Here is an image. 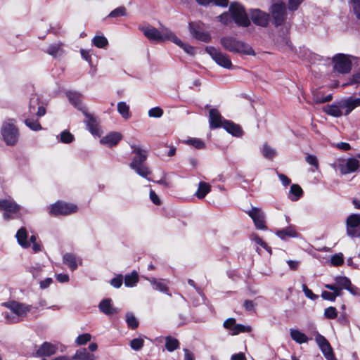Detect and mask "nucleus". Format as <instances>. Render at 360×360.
Instances as JSON below:
<instances>
[{
	"instance_id": "nucleus-1",
	"label": "nucleus",
	"mask_w": 360,
	"mask_h": 360,
	"mask_svg": "<svg viewBox=\"0 0 360 360\" xmlns=\"http://www.w3.org/2000/svg\"><path fill=\"white\" fill-rule=\"evenodd\" d=\"M224 49L231 53L246 56H255L254 49L248 43L233 36H224L220 39Z\"/></svg>"
},
{
	"instance_id": "nucleus-2",
	"label": "nucleus",
	"mask_w": 360,
	"mask_h": 360,
	"mask_svg": "<svg viewBox=\"0 0 360 360\" xmlns=\"http://www.w3.org/2000/svg\"><path fill=\"white\" fill-rule=\"evenodd\" d=\"M131 148L133 149V153H135V156L129 165L130 167L141 176L148 179V176L151 174V172L144 165L148 157L146 151L135 146H131Z\"/></svg>"
},
{
	"instance_id": "nucleus-3",
	"label": "nucleus",
	"mask_w": 360,
	"mask_h": 360,
	"mask_svg": "<svg viewBox=\"0 0 360 360\" xmlns=\"http://www.w3.org/2000/svg\"><path fill=\"white\" fill-rule=\"evenodd\" d=\"M229 13L232 20L239 27H248L251 22L245 7L238 1L231 2L229 6Z\"/></svg>"
},
{
	"instance_id": "nucleus-4",
	"label": "nucleus",
	"mask_w": 360,
	"mask_h": 360,
	"mask_svg": "<svg viewBox=\"0 0 360 360\" xmlns=\"http://www.w3.org/2000/svg\"><path fill=\"white\" fill-rule=\"evenodd\" d=\"M1 134L7 146H15L19 138V129L15 125V120L9 118L4 122Z\"/></svg>"
},
{
	"instance_id": "nucleus-5",
	"label": "nucleus",
	"mask_w": 360,
	"mask_h": 360,
	"mask_svg": "<svg viewBox=\"0 0 360 360\" xmlns=\"http://www.w3.org/2000/svg\"><path fill=\"white\" fill-rule=\"evenodd\" d=\"M144 36L151 41L163 42L172 40L174 32L169 29L164 28L162 31L153 26L143 27L141 29Z\"/></svg>"
},
{
	"instance_id": "nucleus-6",
	"label": "nucleus",
	"mask_w": 360,
	"mask_h": 360,
	"mask_svg": "<svg viewBox=\"0 0 360 360\" xmlns=\"http://www.w3.org/2000/svg\"><path fill=\"white\" fill-rule=\"evenodd\" d=\"M49 214L53 217L68 216L76 213L78 210L77 205L63 200H58L49 207Z\"/></svg>"
},
{
	"instance_id": "nucleus-7",
	"label": "nucleus",
	"mask_w": 360,
	"mask_h": 360,
	"mask_svg": "<svg viewBox=\"0 0 360 360\" xmlns=\"http://www.w3.org/2000/svg\"><path fill=\"white\" fill-rule=\"evenodd\" d=\"M20 206L13 200L0 199V211H3V218L9 221L18 218Z\"/></svg>"
},
{
	"instance_id": "nucleus-8",
	"label": "nucleus",
	"mask_w": 360,
	"mask_h": 360,
	"mask_svg": "<svg viewBox=\"0 0 360 360\" xmlns=\"http://www.w3.org/2000/svg\"><path fill=\"white\" fill-rule=\"evenodd\" d=\"M334 71L340 74L349 73L352 68V63L347 55L337 53L332 58Z\"/></svg>"
},
{
	"instance_id": "nucleus-9",
	"label": "nucleus",
	"mask_w": 360,
	"mask_h": 360,
	"mask_svg": "<svg viewBox=\"0 0 360 360\" xmlns=\"http://www.w3.org/2000/svg\"><path fill=\"white\" fill-rule=\"evenodd\" d=\"M205 51L219 66L226 69H231L233 68V64L229 56L226 53H222L215 47L207 46L205 48Z\"/></svg>"
},
{
	"instance_id": "nucleus-10",
	"label": "nucleus",
	"mask_w": 360,
	"mask_h": 360,
	"mask_svg": "<svg viewBox=\"0 0 360 360\" xmlns=\"http://www.w3.org/2000/svg\"><path fill=\"white\" fill-rule=\"evenodd\" d=\"M271 13L273 18V23L276 27L282 25L286 20V6L285 3L274 4L271 7Z\"/></svg>"
},
{
	"instance_id": "nucleus-11",
	"label": "nucleus",
	"mask_w": 360,
	"mask_h": 360,
	"mask_svg": "<svg viewBox=\"0 0 360 360\" xmlns=\"http://www.w3.org/2000/svg\"><path fill=\"white\" fill-rule=\"evenodd\" d=\"M315 341L327 360H336L330 342L323 335L317 333L315 335Z\"/></svg>"
},
{
	"instance_id": "nucleus-12",
	"label": "nucleus",
	"mask_w": 360,
	"mask_h": 360,
	"mask_svg": "<svg viewBox=\"0 0 360 360\" xmlns=\"http://www.w3.org/2000/svg\"><path fill=\"white\" fill-rule=\"evenodd\" d=\"M347 233L351 237L360 236V214H352L346 220Z\"/></svg>"
},
{
	"instance_id": "nucleus-13",
	"label": "nucleus",
	"mask_w": 360,
	"mask_h": 360,
	"mask_svg": "<svg viewBox=\"0 0 360 360\" xmlns=\"http://www.w3.org/2000/svg\"><path fill=\"white\" fill-rule=\"evenodd\" d=\"M246 213L252 219L257 229L266 230L265 216L261 209L252 207V209Z\"/></svg>"
},
{
	"instance_id": "nucleus-14",
	"label": "nucleus",
	"mask_w": 360,
	"mask_h": 360,
	"mask_svg": "<svg viewBox=\"0 0 360 360\" xmlns=\"http://www.w3.org/2000/svg\"><path fill=\"white\" fill-rule=\"evenodd\" d=\"M360 166L359 162L354 158H349L347 160H340L338 168L342 174H347L356 171Z\"/></svg>"
},
{
	"instance_id": "nucleus-15",
	"label": "nucleus",
	"mask_w": 360,
	"mask_h": 360,
	"mask_svg": "<svg viewBox=\"0 0 360 360\" xmlns=\"http://www.w3.org/2000/svg\"><path fill=\"white\" fill-rule=\"evenodd\" d=\"M41 101L38 96L33 95L30 99L28 114L30 116L37 115L41 117L46 114V108L40 104Z\"/></svg>"
},
{
	"instance_id": "nucleus-16",
	"label": "nucleus",
	"mask_w": 360,
	"mask_h": 360,
	"mask_svg": "<svg viewBox=\"0 0 360 360\" xmlns=\"http://www.w3.org/2000/svg\"><path fill=\"white\" fill-rule=\"evenodd\" d=\"M252 22L257 26L266 27L269 25V14L259 9H252L250 12Z\"/></svg>"
},
{
	"instance_id": "nucleus-17",
	"label": "nucleus",
	"mask_w": 360,
	"mask_h": 360,
	"mask_svg": "<svg viewBox=\"0 0 360 360\" xmlns=\"http://www.w3.org/2000/svg\"><path fill=\"white\" fill-rule=\"evenodd\" d=\"M189 30L193 37L197 40L208 43L211 41V36L207 32H205L196 22L189 23Z\"/></svg>"
},
{
	"instance_id": "nucleus-18",
	"label": "nucleus",
	"mask_w": 360,
	"mask_h": 360,
	"mask_svg": "<svg viewBox=\"0 0 360 360\" xmlns=\"http://www.w3.org/2000/svg\"><path fill=\"white\" fill-rule=\"evenodd\" d=\"M82 113L85 116L84 123L86 124V129L91 134L96 136L99 135V123L97 119L92 114L88 112V109Z\"/></svg>"
},
{
	"instance_id": "nucleus-19",
	"label": "nucleus",
	"mask_w": 360,
	"mask_h": 360,
	"mask_svg": "<svg viewBox=\"0 0 360 360\" xmlns=\"http://www.w3.org/2000/svg\"><path fill=\"white\" fill-rule=\"evenodd\" d=\"M58 351V347L49 342H44L36 351L35 355L39 357L50 356Z\"/></svg>"
},
{
	"instance_id": "nucleus-20",
	"label": "nucleus",
	"mask_w": 360,
	"mask_h": 360,
	"mask_svg": "<svg viewBox=\"0 0 360 360\" xmlns=\"http://www.w3.org/2000/svg\"><path fill=\"white\" fill-rule=\"evenodd\" d=\"M66 96L70 103L74 105L75 108L83 112L87 108L83 105L82 100V94L76 91H68Z\"/></svg>"
},
{
	"instance_id": "nucleus-21",
	"label": "nucleus",
	"mask_w": 360,
	"mask_h": 360,
	"mask_svg": "<svg viewBox=\"0 0 360 360\" xmlns=\"http://www.w3.org/2000/svg\"><path fill=\"white\" fill-rule=\"evenodd\" d=\"M224 118L217 109L212 108L209 111V122L211 129H217L222 127Z\"/></svg>"
},
{
	"instance_id": "nucleus-22",
	"label": "nucleus",
	"mask_w": 360,
	"mask_h": 360,
	"mask_svg": "<svg viewBox=\"0 0 360 360\" xmlns=\"http://www.w3.org/2000/svg\"><path fill=\"white\" fill-rule=\"evenodd\" d=\"M122 139V135L121 133L112 131L103 136L101 139L100 142L103 145H106L107 146L112 148L117 145Z\"/></svg>"
},
{
	"instance_id": "nucleus-23",
	"label": "nucleus",
	"mask_w": 360,
	"mask_h": 360,
	"mask_svg": "<svg viewBox=\"0 0 360 360\" xmlns=\"http://www.w3.org/2000/svg\"><path fill=\"white\" fill-rule=\"evenodd\" d=\"M340 107L345 110V115H349L355 108L360 105V98H353L352 96L340 101Z\"/></svg>"
},
{
	"instance_id": "nucleus-24",
	"label": "nucleus",
	"mask_w": 360,
	"mask_h": 360,
	"mask_svg": "<svg viewBox=\"0 0 360 360\" xmlns=\"http://www.w3.org/2000/svg\"><path fill=\"white\" fill-rule=\"evenodd\" d=\"M221 127L228 133L236 137H240L243 133L240 125L230 120H224V124Z\"/></svg>"
},
{
	"instance_id": "nucleus-25",
	"label": "nucleus",
	"mask_w": 360,
	"mask_h": 360,
	"mask_svg": "<svg viewBox=\"0 0 360 360\" xmlns=\"http://www.w3.org/2000/svg\"><path fill=\"white\" fill-rule=\"evenodd\" d=\"M335 281L337 285L341 287L342 289H345L350 292L353 295H356V288H355L351 283L350 280L346 276H336L335 277Z\"/></svg>"
},
{
	"instance_id": "nucleus-26",
	"label": "nucleus",
	"mask_w": 360,
	"mask_h": 360,
	"mask_svg": "<svg viewBox=\"0 0 360 360\" xmlns=\"http://www.w3.org/2000/svg\"><path fill=\"white\" fill-rule=\"evenodd\" d=\"M6 306L9 308L14 314L20 316H25L30 311L28 307L15 301L8 303L6 304Z\"/></svg>"
},
{
	"instance_id": "nucleus-27",
	"label": "nucleus",
	"mask_w": 360,
	"mask_h": 360,
	"mask_svg": "<svg viewBox=\"0 0 360 360\" xmlns=\"http://www.w3.org/2000/svg\"><path fill=\"white\" fill-rule=\"evenodd\" d=\"M98 309L100 311L108 316L117 313V309L112 307V300L110 298L102 300L98 304Z\"/></svg>"
},
{
	"instance_id": "nucleus-28",
	"label": "nucleus",
	"mask_w": 360,
	"mask_h": 360,
	"mask_svg": "<svg viewBox=\"0 0 360 360\" xmlns=\"http://www.w3.org/2000/svg\"><path fill=\"white\" fill-rule=\"evenodd\" d=\"M342 110V107H340V101L333 103L332 105H328L323 108V111L326 114L335 117H340L343 114Z\"/></svg>"
},
{
	"instance_id": "nucleus-29",
	"label": "nucleus",
	"mask_w": 360,
	"mask_h": 360,
	"mask_svg": "<svg viewBox=\"0 0 360 360\" xmlns=\"http://www.w3.org/2000/svg\"><path fill=\"white\" fill-rule=\"evenodd\" d=\"M72 359V360H96V356L94 354L89 352L86 348H81L76 351Z\"/></svg>"
},
{
	"instance_id": "nucleus-30",
	"label": "nucleus",
	"mask_w": 360,
	"mask_h": 360,
	"mask_svg": "<svg viewBox=\"0 0 360 360\" xmlns=\"http://www.w3.org/2000/svg\"><path fill=\"white\" fill-rule=\"evenodd\" d=\"M276 234L281 240H285L287 238L296 237L297 233L296 230L292 226H288L285 229H279L276 231Z\"/></svg>"
},
{
	"instance_id": "nucleus-31",
	"label": "nucleus",
	"mask_w": 360,
	"mask_h": 360,
	"mask_svg": "<svg viewBox=\"0 0 360 360\" xmlns=\"http://www.w3.org/2000/svg\"><path fill=\"white\" fill-rule=\"evenodd\" d=\"M63 46L64 44L60 41L55 44H51L49 45L46 52L52 57L57 58L58 56L61 55L63 53Z\"/></svg>"
},
{
	"instance_id": "nucleus-32",
	"label": "nucleus",
	"mask_w": 360,
	"mask_h": 360,
	"mask_svg": "<svg viewBox=\"0 0 360 360\" xmlns=\"http://www.w3.org/2000/svg\"><path fill=\"white\" fill-rule=\"evenodd\" d=\"M172 38L171 41L174 43L175 44L178 45L179 47H181L184 51L187 53L189 55H194L195 54V48L188 44H184L180 39H179L176 34L174 33L173 35H172Z\"/></svg>"
},
{
	"instance_id": "nucleus-33",
	"label": "nucleus",
	"mask_w": 360,
	"mask_h": 360,
	"mask_svg": "<svg viewBox=\"0 0 360 360\" xmlns=\"http://www.w3.org/2000/svg\"><path fill=\"white\" fill-rule=\"evenodd\" d=\"M211 191V186L205 181H200L195 195L198 199H203Z\"/></svg>"
},
{
	"instance_id": "nucleus-34",
	"label": "nucleus",
	"mask_w": 360,
	"mask_h": 360,
	"mask_svg": "<svg viewBox=\"0 0 360 360\" xmlns=\"http://www.w3.org/2000/svg\"><path fill=\"white\" fill-rule=\"evenodd\" d=\"M290 334L291 338L297 343L302 344L308 341V337L299 330L290 329Z\"/></svg>"
},
{
	"instance_id": "nucleus-35",
	"label": "nucleus",
	"mask_w": 360,
	"mask_h": 360,
	"mask_svg": "<svg viewBox=\"0 0 360 360\" xmlns=\"http://www.w3.org/2000/svg\"><path fill=\"white\" fill-rule=\"evenodd\" d=\"M16 238L18 243L24 247L27 248L30 246V243L27 242V232L25 228H20L16 233Z\"/></svg>"
},
{
	"instance_id": "nucleus-36",
	"label": "nucleus",
	"mask_w": 360,
	"mask_h": 360,
	"mask_svg": "<svg viewBox=\"0 0 360 360\" xmlns=\"http://www.w3.org/2000/svg\"><path fill=\"white\" fill-rule=\"evenodd\" d=\"M165 348L168 352H174V350L179 348V341L172 336H167L165 338Z\"/></svg>"
},
{
	"instance_id": "nucleus-37",
	"label": "nucleus",
	"mask_w": 360,
	"mask_h": 360,
	"mask_svg": "<svg viewBox=\"0 0 360 360\" xmlns=\"http://www.w3.org/2000/svg\"><path fill=\"white\" fill-rule=\"evenodd\" d=\"M147 280L151 283L153 289L166 294L168 293L169 288L164 283L153 277L147 278Z\"/></svg>"
},
{
	"instance_id": "nucleus-38",
	"label": "nucleus",
	"mask_w": 360,
	"mask_h": 360,
	"mask_svg": "<svg viewBox=\"0 0 360 360\" xmlns=\"http://www.w3.org/2000/svg\"><path fill=\"white\" fill-rule=\"evenodd\" d=\"M63 262L71 271H74L77 268L76 257L73 254L66 253L63 255Z\"/></svg>"
},
{
	"instance_id": "nucleus-39",
	"label": "nucleus",
	"mask_w": 360,
	"mask_h": 360,
	"mask_svg": "<svg viewBox=\"0 0 360 360\" xmlns=\"http://www.w3.org/2000/svg\"><path fill=\"white\" fill-rule=\"evenodd\" d=\"M139 281V275L136 271H133L130 274H126L124 276V284L127 287L135 286Z\"/></svg>"
},
{
	"instance_id": "nucleus-40",
	"label": "nucleus",
	"mask_w": 360,
	"mask_h": 360,
	"mask_svg": "<svg viewBox=\"0 0 360 360\" xmlns=\"http://www.w3.org/2000/svg\"><path fill=\"white\" fill-rule=\"evenodd\" d=\"M290 193L293 195L292 197L290 196V198L292 200L295 201L302 197L303 195V190L300 185L292 184L290 186Z\"/></svg>"
},
{
	"instance_id": "nucleus-41",
	"label": "nucleus",
	"mask_w": 360,
	"mask_h": 360,
	"mask_svg": "<svg viewBox=\"0 0 360 360\" xmlns=\"http://www.w3.org/2000/svg\"><path fill=\"white\" fill-rule=\"evenodd\" d=\"M117 110L124 119L127 120L130 117L129 107L126 103L119 102L117 103Z\"/></svg>"
},
{
	"instance_id": "nucleus-42",
	"label": "nucleus",
	"mask_w": 360,
	"mask_h": 360,
	"mask_svg": "<svg viewBox=\"0 0 360 360\" xmlns=\"http://www.w3.org/2000/svg\"><path fill=\"white\" fill-rule=\"evenodd\" d=\"M126 322L127 323V326L132 330L136 329L139 325V322L137 319L132 313L129 312L126 314Z\"/></svg>"
},
{
	"instance_id": "nucleus-43",
	"label": "nucleus",
	"mask_w": 360,
	"mask_h": 360,
	"mask_svg": "<svg viewBox=\"0 0 360 360\" xmlns=\"http://www.w3.org/2000/svg\"><path fill=\"white\" fill-rule=\"evenodd\" d=\"M92 44L99 49H104L108 45V41L104 36H95L92 39Z\"/></svg>"
},
{
	"instance_id": "nucleus-44",
	"label": "nucleus",
	"mask_w": 360,
	"mask_h": 360,
	"mask_svg": "<svg viewBox=\"0 0 360 360\" xmlns=\"http://www.w3.org/2000/svg\"><path fill=\"white\" fill-rule=\"evenodd\" d=\"M262 155L265 158L272 160L276 155V151L267 143H264L262 148Z\"/></svg>"
},
{
	"instance_id": "nucleus-45",
	"label": "nucleus",
	"mask_w": 360,
	"mask_h": 360,
	"mask_svg": "<svg viewBox=\"0 0 360 360\" xmlns=\"http://www.w3.org/2000/svg\"><path fill=\"white\" fill-rule=\"evenodd\" d=\"M25 124L27 127L33 131H39L42 129L40 122L37 120H34L32 118L25 119Z\"/></svg>"
},
{
	"instance_id": "nucleus-46",
	"label": "nucleus",
	"mask_w": 360,
	"mask_h": 360,
	"mask_svg": "<svg viewBox=\"0 0 360 360\" xmlns=\"http://www.w3.org/2000/svg\"><path fill=\"white\" fill-rule=\"evenodd\" d=\"M252 330V328L250 326H244L243 324H236L233 332H231L232 335H237L240 333H250Z\"/></svg>"
},
{
	"instance_id": "nucleus-47",
	"label": "nucleus",
	"mask_w": 360,
	"mask_h": 360,
	"mask_svg": "<svg viewBox=\"0 0 360 360\" xmlns=\"http://www.w3.org/2000/svg\"><path fill=\"white\" fill-rule=\"evenodd\" d=\"M127 15V8L123 6H119L116 8L115 9L112 10L109 15H108V18H117V17H122L125 16Z\"/></svg>"
},
{
	"instance_id": "nucleus-48",
	"label": "nucleus",
	"mask_w": 360,
	"mask_h": 360,
	"mask_svg": "<svg viewBox=\"0 0 360 360\" xmlns=\"http://www.w3.org/2000/svg\"><path fill=\"white\" fill-rule=\"evenodd\" d=\"M186 143L188 144V145H191L192 146H193L194 148H195L196 149H204L205 148V142L200 139H198V138H192V139H190L188 140H187Z\"/></svg>"
},
{
	"instance_id": "nucleus-49",
	"label": "nucleus",
	"mask_w": 360,
	"mask_h": 360,
	"mask_svg": "<svg viewBox=\"0 0 360 360\" xmlns=\"http://www.w3.org/2000/svg\"><path fill=\"white\" fill-rule=\"evenodd\" d=\"M333 98L332 94H328L326 96L320 95V93L314 94L313 101L315 103H324L330 101Z\"/></svg>"
},
{
	"instance_id": "nucleus-50",
	"label": "nucleus",
	"mask_w": 360,
	"mask_h": 360,
	"mask_svg": "<svg viewBox=\"0 0 360 360\" xmlns=\"http://www.w3.org/2000/svg\"><path fill=\"white\" fill-rule=\"evenodd\" d=\"M91 339V335L89 333H83L79 335L75 340L77 345H84L89 342Z\"/></svg>"
},
{
	"instance_id": "nucleus-51",
	"label": "nucleus",
	"mask_w": 360,
	"mask_h": 360,
	"mask_svg": "<svg viewBox=\"0 0 360 360\" xmlns=\"http://www.w3.org/2000/svg\"><path fill=\"white\" fill-rule=\"evenodd\" d=\"M60 141L64 143H70L74 141V136L68 131L65 130L60 134Z\"/></svg>"
},
{
	"instance_id": "nucleus-52",
	"label": "nucleus",
	"mask_w": 360,
	"mask_h": 360,
	"mask_svg": "<svg viewBox=\"0 0 360 360\" xmlns=\"http://www.w3.org/2000/svg\"><path fill=\"white\" fill-rule=\"evenodd\" d=\"M144 345V340L142 338H134L130 342V347L135 351L140 350Z\"/></svg>"
},
{
	"instance_id": "nucleus-53",
	"label": "nucleus",
	"mask_w": 360,
	"mask_h": 360,
	"mask_svg": "<svg viewBox=\"0 0 360 360\" xmlns=\"http://www.w3.org/2000/svg\"><path fill=\"white\" fill-rule=\"evenodd\" d=\"M330 262L334 266H339L343 264L344 263V257L342 254H335L331 257Z\"/></svg>"
},
{
	"instance_id": "nucleus-54",
	"label": "nucleus",
	"mask_w": 360,
	"mask_h": 360,
	"mask_svg": "<svg viewBox=\"0 0 360 360\" xmlns=\"http://www.w3.org/2000/svg\"><path fill=\"white\" fill-rule=\"evenodd\" d=\"M324 316L328 319H335L338 316V311L334 307H329L324 311Z\"/></svg>"
},
{
	"instance_id": "nucleus-55",
	"label": "nucleus",
	"mask_w": 360,
	"mask_h": 360,
	"mask_svg": "<svg viewBox=\"0 0 360 360\" xmlns=\"http://www.w3.org/2000/svg\"><path fill=\"white\" fill-rule=\"evenodd\" d=\"M219 18V21L224 25H229L233 21L229 11L222 13Z\"/></svg>"
},
{
	"instance_id": "nucleus-56",
	"label": "nucleus",
	"mask_w": 360,
	"mask_h": 360,
	"mask_svg": "<svg viewBox=\"0 0 360 360\" xmlns=\"http://www.w3.org/2000/svg\"><path fill=\"white\" fill-rule=\"evenodd\" d=\"M163 115V110L160 107L152 108L148 110V116L150 117L159 118Z\"/></svg>"
},
{
	"instance_id": "nucleus-57",
	"label": "nucleus",
	"mask_w": 360,
	"mask_h": 360,
	"mask_svg": "<svg viewBox=\"0 0 360 360\" xmlns=\"http://www.w3.org/2000/svg\"><path fill=\"white\" fill-rule=\"evenodd\" d=\"M302 290L305 295V296L311 300H316V299H318L319 296L316 294H314L311 290H310L307 286V285L305 284H303L302 285Z\"/></svg>"
},
{
	"instance_id": "nucleus-58",
	"label": "nucleus",
	"mask_w": 360,
	"mask_h": 360,
	"mask_svg": "<svg viewBox=\"0 0 360 360\" xmlns=\"http://www.w3.org/2000/svg\"><path fill=\"white\" fill-rule=\"evenodd\" d=\"M352 8L358 20H360V0H350Z\"/></svg>"
},
{
	"instance_id": "nucleus-59",
	"label": "nucleus",
	"mask_w": 360,
	"mask_h": 360,
	"mask_svg": "<svg viewBox=\"0 0 360 360\" xmlns=\"http://www.w3.org/2000/svg\"><path fill=\"white\" fill-rule=\"evenodd\" d=\"M236 324V321L234 318H229L224 321L223 326L227 329L231 330L233 332V328Z\"/></svg>"
},
{
	"instance_id": "nucleus-60",
	"label": "nucleus",
	"mask_w": 360,
	"mask_h": 360,
	"mask_svg": "<svg viewBox=\"0 0 360 360\" xmlns=\"http://www.w3.org/2000/svg\"><path fill=\"white\" fill-rule=\"evenodd\" d=\"M303 1L304 0H288V9L291 11L297 10Z\"/></svg>"
},
{
	"instance_id": "nucleus-61",
	"label": "nucleus",
	"mask_w": 360,
	"mask_h": 360,
	"mask_svg": "<svg viewBox=\"0 0 360 360\" xmlns=\"http://www.w3.org/2000/svg\"><path fill=\"white\" fill-rule=\"evenodd\" d=\"M305 160L309 165L316 167V169L319 168V162L318 159L315 155H308L305 158Z\"/></svg>"
},
{
	"instance_id": "nucleus-62",
	"label": "nucleus",
	"mask_w": 360,
	"mask_h": 360,
	"mask_svg": "<svg viewBox=\"0 0 360 360\" xmlns=\"http://www.w3.org/2000/svg\"><path fill=\"white\" fill-rule=\"evenodd\" d=\"M123 283V277L122 275H118L116 277L113 278L111 281L110 284L116 288H119L121 287Z\"/></svg>"
},
{
	"instance_id": "nucleus-63",
	"label": "nucleus",
	"mask_w": 360,
	"mask_h": 360,
	"mask_svg": "<svg viewBox=\"0 0 360 360\" xmlns=\"http://www.w3.org/2000/svg\"><path fill=\"white\" fill-rule=\"evenodd\" d=\"M360 83V72H356L354 74L352 77V78L349 79V81L343 84L342 86H347V85H352L354 84H359Z\"/></svg>"
},
{
	"instance_id": "nucleus-64",
	"label": "nucleus",
	"mask_w": 360,
	"mask_h": 360,
	"mask_svg": "<svg viewBox=\"0 0 360 360\" xmlns=\"http://www.w3.org/2000/svg\"><path fill=\"white\" fill-rule=\"evenodd\" d=\"M229 4V0H211V5L226 8Z\"/></svg>"
}]
</instances>
